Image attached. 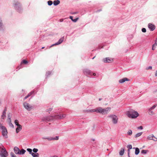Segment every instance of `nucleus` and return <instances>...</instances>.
Instances as JSON below:
<instances>
[{"mask_svg": "<svg viewBox=\"0 0 157 157\" xmlns=\"http://www.w3.org/2000/svg\"><path fill=\"white\" fill-rule=\"evenodd\" d=\"M124 148H122L119 152V155L121 156H122L124 155Z\"/></svg>", "mask_w": 157, "mask_h": 157, "instance_id": "obj_18", "label": "nucleus"}, {"mask_svg": "<svg viewBox=\"0 0 157 157\" xmlns=\"http://www.w3.org/2000/svg\"><path fill=\"white\" fill-rule=\"evenodd\" d=\"M113 60V59L112 58L107 57L103 59L102 61L105 63H110L112 62Z\"/></svg>", "mask_w": 157, "mask_h": 157, "instance_id": "obj_9", "label": "nucleus"}, {"mask_svg": "<svg viewBox=\"0 0 157 157\" xmlns=\"http://www.w3.org/2000/svg\"><path fill=\"white\" fill-rule=\"evenodd\" d=\"M64 39V36H63L60 38L58 41L56 42V44H58V45L60 44L63 41Z\"/></svg>", "mask_w": 157, "mask_h": 157, "instance_id": "obj_15", "label": "nucleus"}, {"mask_svg": "<svg viewBox=\"0 0 157 157\" xmlns=\"http://www.w3.org/2000/svg\"><path fill=\"white\" fill-rule=\"evenodd\" d=\"M153 137H154V136L153 135L151 134L150 135L147 137V139L149 140H152Z\"/></svg>", "mask_w": 157, "mask_h": 157, "instance_id": "obj_21", "label": "nucleus"}, {"mask_svg": "<svg viewBox=\"0 0 157 157\" xmlns=\"http://www.w3.org/2000/svg\"><path fill=\"white\" fill-rule=\"evenodd\" d=\"M111 108L110 107H107L106 109H102L101 107L97 108L95 109H92L91 111L96 112L97 113H102V114H105L107 113L108 110H109Z\"/></svg>", "mask_w": 157, "mask_h": 157, "instance_id": "obj_2", "label": "nucleus"}, {"mask_svg": "<svg viewBox=\"0 0 157 157\" xmlns=\"http://www.w3.org/2000/svg\"><path fill=\"white\" fill-rule=\"evenodd\" d=\"M57 157V156L56 155H54V156H50V157Z\"/></svg>", "mask_w": 157, "mask_h": 157, "instance_id": "obj_61", "label": "nucleus"}, {"mask_svg": "<svg viewBox=\"0 0 157 157\" xmlns=\"http://www.w3.org/2000/svg\"><path fill=\"white\" fill-rule=\"evenodd\" d=\"M35 153L32 152V153H31L30 154L32 155L33 156V155H34Z\"/></svg>", "mask_w": 157, "mask_h": 157, "instance_id": "obj_59", "label": "nucleus"}, {"mask_svg": "<svg viewBox=\"0 0 157 157\" xmlns=\"http://www.w3.org/2000/svg\"><path fill=\"white\" fill-rule=\"evenodd\" d=\"M127 147L128 149H131L132 148V146L131 144H128L127 146Z\"/></svg>", "mask_w": 157, "mask_h": 157, "instance_id": "obj_32", "label": "nucleus"}, {"mask_svg": "<svg viewBox=\"0 0 157 157\" xmlns=\"http://www.w3.org/2000/svg\"><path fill=\"white\" fill-rule=\"evenodd\" d=\"M78 13V12H74L71 13V14H77Z\"/></svg>", "mask_w": 157, "mask_h": 157, "instance_id": "obj_49", "label": "nucleus"}, {"mask_svg": "<svg viewBox=\"0 0 157 157\" xmlns=\"http://www.w3.org/2000/svg\"><path fill=\"white\" fill-rule=\"evenodd\" d=\"M6 111H7V108H6V107H5V109H4V110L3 111V112H6Z\"/></svg>", "mask_w": 157, "mask_h": 157, "instance_id": "obj_51", "label": "nucleus"}, {"mask_svg": "<svg viewBox=\"0 0 157 157\" xmlns=\"http://www.w3.org/2000/svg\"><path fill=\"white\" fill-rule=\"evenodd\" d=\"M51 73V71H48L46 72V77H48L49 75H50Z\"/></svg>", "mask_w": 157, "mask_h": 157, "instance_id": "obj_30", "label": "nucleus"}, {"mask_svg": "<svg viewBox=\"0 0 157 157\" xmlns=\"http://www.w3.org/2000/svg\"><path fill=\"white\" fill-rule=\"evenodd\" d=\"M152 68V66H150L148 67L147 68V70H149V69H151Z\"/></svg>", "mask_w": 157, "mask_h": 157, "instance_id": "obj_46", "label": "nucleus"}, {"mask_svg": "<svg viewBox=\"0 0 157 157\" xmlns=\"http://www.w3.org/2000/svg\"><path fill=\"white\" fill-rule=\"evenodd\" d=\"M142 31L143 33H145L146 31V29L145 28H143L142 29Z\"/></svg>", "mask_w": 157, "mask_h": 157, "instance_id": "obj_43", "label": "nucleus"}, {"mask_svg": "<svg viewBox=\"0 0 157 157\" xmlns=\"http://www.w3.org/2000/svg\"><path fill=\"white\" fill-rule=\"evenodd\" d=\"M6 112H3L2 114L1 115V118L2 119H5V118L6 117Z\"/></svg>", "mask_w": 157, "mask_h": 157, "instance_id": "obj_19", "label": "nucleus"}, {"mask_svg": "<svg viewBox=\"0 0 157 157\" xmlns=\"http://www.w3.org/2000/svg\"><path fill=\"white\" fill-rule=\"evenodd\" d=\"M108 117L111 118L112 121L114 124L117 123L118 119L117 116L114 115H110Z\"/></svg>", "mask_w": 157, "mask_h": 157, "instance_id": "obj_7", "label": "nucleus"}, {"mask_svg": "<svg viewBox=\"0 0 157 157\" xmlns=\"http://www.w3.org/2000/svg\"><path fill=\"white\" fill-rule=\"evenodd\" d=\"M155 76L156 77L157 76V70L156 71L155 73Z\"/></svg>", "mask_w": 157, "mask_h": 157, "instance_id": "obj_58", "label": "nucleus"}, {"mask_svg": "<svg viewBox=\"0 0 157 157\" xmlns=\"http://www.w3.org/2000/svg\"><path fill=\"white\" fill-rule=\"evenodd\" d=\"M140 152V150L138 147H136V149L135 150V154L136 155H138Z\"/></svg>", "mask_w": 157, "mask_h": 157, "instance_id": "obj_20", "label": "nucleus"}, {"mask_svg": "<svg viewBox=\"0 0 157 157\" xmlns=\"http://www.w3.org/2000/svg\"><path fill=\"white\" fill-rule=\"evenodd\" d=\"M147 151H148L147 150H143L141 151V153L142 154H145L147 153Z\"/></svg>", "mask_w": 157, "mask_h": 157, "instance_id": "obj_26", "label": "nucleus"}, {"mask_svg": "<svg viewBox=\"0 0 157 157\" xmlns=\"http://www.w3.org/2000/svg\"><path fill=\"white\" fill-rule=\"evenodd\" d=\"M129 136L132 135V131L131 130H129L127 132Z\"/></svg>", "mask_w": 157, "mask_h": 157, "instance_id": "obj_28", "label": "nucleus"}, {"mask_svg": "<svg viewBox=\"0 0 157 157\" xmlns=\"http://www.w3.org/2000/svg\"><path fill=\"white\" fill-rule=\"evenodd\" d=\"M139 114L132 109H130L127 112V115L129 118H136L139 116Z\"/></svg>", "mask_w": 157, "mask_h": 157, "instance_id": "obj_3", "label": "nucleus"}, {"mask_svg": "<svg viewBox=\"0 0 157 157\" xmlns=\"http://www.w3.org/2000/svg\"><path fill=\"white\" fill-rule=\"evenodd\" d=\"M17 126V128L16 129V132L17 133H18L19 131L21 130L22 126L20 124L19 125H18Z\"/></svg>", "mask_w": 157, "mask_h": 157, "instance_id": "obj_13", "label": "nucleus"}, {"mask_svg": "<svg viewBox=\"0 0 157 157\" xmlns=\"http://www.w3.org/2000/svg\"><path fill=\"white\" fill-rule=\"evenodd\" d=\"M157 105H154L153 106H152V107H151L149 109V111H151V110L155 109V107L156 106H157Z\"/></svg>", "mask_w": 157, "mask_h": 157, "instance_id": "obj_23", "label": "nucleus"}, {"mask_svg": "<svg viewBox=\"0 0 157 157\" xmlns=\"http://www.w3.org/2000/svg\"><path fill=\"white\" fill-rule=\"evenodd\" d=\"M152 140L155 141H157V138L154 136V137H153Z\"/></svg>", "mask_w": 157, "mask_h": 157, "instance_id": "obj_45", "label": "nucleus"}, {"mask_svg": "<svg viewBox=\"0 0 157 157\" xmlns=\"http://www.w3.org/2000/svg\"><path fill=\"white\" fill-rule=\"evenodd\" d=\"M78 19L79 18L78 17H77V18H76L75 19H73L72 20V21L74 22H76L78 20Z\"/></svg>", "mask_w": 157, "mask_h": 157, "instance_id": "obj_38", "label": "nucleus"}, {"mask_svg": "<svg viewBox=\"0 0 157 157\" xmlns=\"http://www.w3.org/2000/svg\"><path fill=\"white\" fill-rule=\"evenodd\" d=\"M52 109V108H50L46 110V111L47 112H48L49 111H51Z\"/></svg>", "mask_w": 157, "mask_h": 157, "instance_id": "obj_44", "label": "nucleus"}, {"mask_svg": "<svg viewBox=\"0 0 157 157\" xmlns=\"http://www.w3.org/2000/svg\"><path fill=\"white\" fill-rule=\"evenodd\" d=\"M9 125L10 127H12V128H14V125H13L12 123L11 122H10V123H9Z\"/></svg>", "mask_w": 157, "mask_h": 157, "instance_id": "obj_40", "label": "nucleus"}, {"mask_svg": "<svg viewBox=\"0 0 157 157\" xmlns=\"http://www.w3.org/2000/svg\"><path fill=\"white\" fill-rule=\"evenodd\" d=\"M27 150L28 151L29 154H30L31 153H32V150L31 149V148H27Z\"/></svg>", "mask_w": 157, "mask_h": 157, "instance_id": "obj_34", "label": "nucleus"}, {"mask_svg": "<svg viewBox=\"0 0 157 157\" xmlns=\"http://www.w3.org/2000/svg\"><path fill=\"white\" fill-rule=\"evenodd\" d=\"M52 1L51 0H49L48 1V5L49 6H51L52 4Z\"/></svg>", "mask_w": 157, "mask_h": 157, "instance_id": "obj_27", "label": "nucleus"}, {"mask_svg": "<svg viewBox=\"0 0 157 157\" xmlns=\"http://www.w3.org/2000/svg\"><path fill=\"white\" fill-rule=\"evenodd\" d=\"M130 149H128L127 150V151H128V153H130Z\"/></svg>", "mask_w": 157, "mask_h": 157, "instance_id": "obj_55", "label": "nucleus"}, {"mask_svg": "<svg viewBox=\"0 0 157 157\" xmlns=\"http://www.w3.org/2000/svg\"><path fill=\"white\" fill-rule=\"evenodd\" d=\"M38 151V149L36 148H34L33 150V151L35 153H37V152Z\"/></svg>", "mask_w": 157, "mask_h": 157, "instance_id": "obj_33", "label": "nucleus"}, {"mask_svg": "<svg viewBox=\"0 0 157 157\" xmlns=\"http://www.w3.org/2000/svg\"><path fill=\"white\" fill-rule=\"evenodd\" d=\"M149 112H150V111H149ZM150 112H151L149 113V114L151 115H153L154 113V112L153 111H151H151H150Z\"/></svg>", "mask_w": 157, "mask_h": 157, "instance_id": "obj_47", "label": "nucleus"}, {"mask_svg": "<svg viewBox=\"0 0 157 157\" xmlns=\"http://www.w3.org/2000/svg\"><path fill=\"white\" fill-rule=\"evenodd\" d=\"M102 10V9H99V10H97V11H96V12H99L101 11Z\"/></svg>", "mask_w": 157, "mask_h": 157, "instance_id": "obj_52", "label": "nucleus"}, {"mask_svg": "<svg viewBox=\"0 0 157 157\" xmlns=\"http://www.w3.org/2000/svg\"><path fill=\"white\" fill-rule=\"evenodd\" d=\"M138 129H142L143 128V127L142 126H140L139 127H138Z\"/></svg>", "mask_w": 157, "mask_h": 157, "instance_id": "obj_48", "label": "nucleus"}, {"mask_svg": "<svg viewBox=\"0 0 157 157\" xmlns=\"http://www.w3.org/2000/svg\"><path fill=\"white\" fill-rule=\"evenodd\" d=\"M0 128L2 129H5V127L4 126H2V124L0 123Z\"/></svg>", "mask_w": 157, "mask_h": 157, "instance_id": "obj_36", "label": "nucleus"}, {"mask_svg": "<svg viewBox=\"0 0 157 157\" xmlns=\"http://www.w3.org/2000/svg\"><path fill=\"white\" fill-rule=\"evenodd\" d=\"M69 18L72 21L73 19V17L72 16H70L69 17Z\"/></svg>", "mask_w": 157, "mask_h": 157, "instance_id": "obj_50", "label": "nucleus"}, {"mask_svg": "<svg viewBox=\"0 0 157 157\" xmlns=\"http://www.w3.org/2000/svg\"><path fill=\"white\" fill-rule=\"evenodd\" d=\"M91 75H91V76H92V75L95 76L96 75V74L95 73H93V74L92 73Z\"/></svg>", "mask_w": 157, "mask_h": 157, "instance_id": "obj_57", "label": "nucleus"}, {"mask_svg": "<svg viewBox=\"0 0 157 157\" xmlns=\"http://www.w3.org/2000/svg\"><path fill=\"white\" fill-rule=\"evenodd\" d=\"M66 115L65 114H55L53 117L52 116H46L43 117L42 119V121H43L48 122L49 121L52 120L53 118L57 119H62L65 117Z\"/></svg>", "mask_w": 157, "mask_h": 157, "instance_id": "obj_1", "label": "nucleus"}, {"mask_svg": "<svg viewBox=\"0 0 157 157\" xmlns=\"http://www.w3.org/2000/svg\"><path fill=\"white\" fill-rule=\"evenodd\" d=\"M14 123L15 125L17 126L18 125H19L20 124L18 123V121L17 120H15L14 121Z\"/></svg>", "mask_w": 157, "mask_h": 157, "instance_id": "obj_29", "label": "nucleus"}, {"mask_svg": "<svg viewBox=\"0 0 157 157\" xmlns=\"http://www.w3.org/2000/svg\"><path fill=\"white\" fill-rule=\"evenodd\" d=\"M128 157H130V153H128Z\"/></svg>", "mask_w": 157, "mask_h": 157, "instance_id": "obj_60", "label": "nucleus"}, {"mask_svg": "<svg viewBox=\"0 0 157 157\" xmlns=\"http://www.w3.org/2000/svg\"><path fill=\"white\" fill-rule=\"evenodd\" d=\"M11 122V118H10V119H8V122L10 123Z\"/></svg>", "mask_w": 157, "mask_h": 157, "instance_id": "obj_54", "label": "nucleus"}, {"mask_svg": "<svg viewBox=\"0 0 157 157\" xmlns=\"http://www.w3.org/2000/svg\"><path fill=\"white\" fill-rule=\"evenodd\" d=\"M136 147H134L133 148V149H135V150L136 149Z\"/></svg>", "mask_w": 157, "mask_h": 157, "instance_id": "obj_63", "label": "nucleus"}, {"mask_svg": "<svg viewBox=\"0 0 157 157\" xmlns=\"http://www.w3.org/2000/svg\"><path fill=\"white\" fill-rule=\"evenodd\" d=\"M148 27L151 31L154 30L155 28V25L151 23H149L148 25Z\"/></svg>", "mask_w": 157, "mask_h": 157, "instance_id": "obj_11", "label": "nucleus"}, {"mask_svg": "<svg viewBox=\"0 0 157 157\" xmlns=\"http://www.w3.org/2000/svg\"><path fill=\"white\" fill-rule=\"evenodd\" d=\"M2 135L3 136H5L6 138H7V137H8L7 135V129H6V128L5 127V129H2Z\"/></svg>", "mask_w": 157, "mask_h": 157, "instance_id": "obj_12", "label": "nucleus"}, {"mask_svg": "<svg viewBox=\"0 0 157 157\" xmlns=\"http://www.w3.org/2000/svg\"><path fill=\"white\" fill-rule=\"evenodd\" d=\"M43 139H47L48 140H53L52 137H47V138H45V137H43Z\"/></svg>", "mask_w": 157, "mask_h": 157, "instance_id": "obj_24", "label": "nucleus"}, {"mask_svg": "<svg viewBox=\"0 0 157 157\" xmlns=\"http://www.w3.org/2000/svg\"><path fill=\"white\" fill-rule=\"evenodd\" d=\"M59 21L60 22H62L63 21V19H61L59 20Z\"/></svg>", "mask_w": 157, "mask_h": 157, "instance_id": "obj_56", "label": "nucleus"}, {"mask_svg": "<svg viewBox=\"0 0 157 157\" xmlns=\"http://www.w3.org/2000/svg\"><path fill=\"white\" fill-rule=\"evenodd\" d=\"M101 100H102V98H99V101H101Z\"/></svg>", "mask_w": 157, "mask_h": 157, "instance_id": "obj_62", "label": "nucleus"}, {"mask_svg": "<svg viewBox=\"0 0 157 157\" xmlns=\"http://www.w3.org/2000/svg\"><path fill=\"white\" fill-rule=\"evenodd\" d=\"M28 63V61L25 59L23 60L21 62V63H23L25 64H27V63Z\"/></svg>", "mask_w": 157, "mask_h": 157, "instance_id": "obj_25", "label": "nucleus"}, {"mask_svg": "<svg viewBox=\"0 0 157 157\" xmlns=\"http://www.w3.org/2000/svg\"><path fill=\"white\" fill-rule=\"evenodd\" d=\"M10 155L11 157H17L16 155L13 152L10 153Z\"/></svg>", "mask_w": 157, "mask_h": 157, "instance_id": "obj_35", "label": "nucleus"}, {"mask_svg": "<svg viewBox=\"0 0 157 157\" xmlns=\"http://www.w3.org/2000/svg\"><path fill=\"white\" fill-rule=\"evenodd\" d=\"M23 105L25 108L28 111L31 110L33 108L32 106H30L26 102H25L23 103Z\"/></svg>", "mask_w": 157, "mask_h": 157, "instance_id": "obj_8", "label": "nucleus"}, {"mask_svg": "<svg viewBox=\"0 0 157 157\" xmlns=\"http://www.w3.org/2000/svg\"><path fill=\"white\" fill-rule=\"evenodd\" d=\"M30 96V95L28 94V95L26 96L24 98V100H25L27 99Z\"/></svg>", "mask_w": 157, "mask_h": 157, "instance_id": "obj_41", "label": "nucleus"}, {"mask_svg": "<svg viewBox=\"0 0 157 157\" xmlns=\"http://www.w3.org/2000/svg\"><path fill=\"white\" fill-rule=\"evenodd\" d=\"M129 80H130L128 78H124L122 79H120L119 80V82L120 83H123L126 81H129Z\"/></svg>", "mask_w": 157, "mask_h": 157, "instance_id": "obj_14", "label": "nucleus"}, {"mask_svg": "<svg viewBox=\"0 0 157 157\" xmlns=\"http://www.w3.org/2000/svg\"><path fill=\"white\" fill-rule=\"evenodd\" d=\"M39 154L38 153H35L33 155V157H39Z\"/></svg>", "mask_w": 157, "mask_h": 157, "instance_id": "obj_31", "label": "nucleus"}, {"mask_svg": "<svg viewBox=\"0 0 157 157\" xmlns=\"http://www.w3.org/2000/svg\"><path fill=\"white\" fill-rule=\"evenodd\" d=\"M59 139V136H56L55 137H52L53 140H58Z\"/></svg>", "mask_w": 157, "mask_h": 157, "instance_id": "obj_37", "label": "nucleus"}, {"mask_svg": "<svg viewBox=\"0 0 157 157\" xmlns=\"http://www.w3.org/2000/svg\"><path fill=\"white\" fill-rule=\"evenodd\" d=\"M13 150L16 154L23 155L26 152V151L25 150L22 149L20 150L19 148L17 147H15L13 148Z\"/></svg>", "mask_w": 157, "mask_h": 157, "instance_id": "obj_6", "label": "nucleus"}, {"mask_svg": "<svg viewBox=\"0 0 157 157\" xmlns=\"http://www.w3.org/2000/svg\"><path fill=\"white\" fill-rule=\"evenodd\" d=\"M60 3V2L59 0H56L54 1L53 3L54 6H56L59 4Z\"/></svg>", "mask_w": 157, "mask_h": 157, "instance_id": "obj_16", "label": "nucleus"}, {"mask_svg": "<svg viewBox=\"0 0 157 157\" xmlns=\"http://www.w3.org/2000/svg\"><path fill=\"white\" fill-rule=\"evenodd\" d=\"M83 72L84 74L86 75H92V72L91 71L88 69H86L83 70Z\"/></svg>", "mask_w": 157, "mask_h": 157, "instance_id": "obj_10", "label": "nucleus"}, {"mask_svg": "<svg viewBox=\"0 0 157 157\" xmlns=\"http://www.w3.org/2000/svg\"><path fill=\"white\" fill-rule=\"evenodd\" d=\"M44 47H42V48H41V49H44Z\"/></svg>", "mask_w": 157, "mask_h": 157, "instance_id": "obj_64", "label": "nucleus"}, {"mask_svg": "<svg viewBox=\"0 0 157 157\" xmlns=\"http://www.w3.org/2000/svg\"><path fill=\"white\" fill-rule=\"evenodd\" d=\"M58 44H56V43L52 45L51 46V47H52V46H53L54 45H58Z\"/></svg>", "mask_w": 157, "mask_h": 157, "instance_id": "obj_53", "label": "nucleus"}, {"mask_svg": "<svg viewBox=\"0 0 157 157\" xmlns=\"http://www.w3.org/2000/svg\"><path fill=\"white\" fill-rule=\"evenodd\" d=\"M0 156L1 157H7L8 153L6 148L2 146V147H0Z\"/></svg>", "mask_w": 157, "mask_h": 157, "instance_id": "obj_5", "label": "nucleus"}, {"mask_svg": "<svg viewBox=\"0 0 157 157\" xmlns=\"http://www.w3.org/2000/svg\"><path fill=\"white\" fill-rule=\"evenodd\" d=\"M13 6L15 10L19 13H21L22 11L21 4L18 1H14Z\"/></svg>", "mask_w": 157, "mask_h": 157, "instance_id": "obj_4", "label": "nucleus"}, {"mask_svg": "<svg viewBox=\"0 0 157 157\" xmlns=\"http://www.w3.org/2000/svg\"><path fill=\"white\" fill-rule=\"evenodd\" d=\"M155 43L152 45V49L154 50L155 49V48H154V46H157V37L155 40Z\"/></svg>", "mask_w": 157, "mask_h": 157, "instance_id": "obj_17", "label": "nucleus"}, {"mask_svg": "<svg viewBox=\"0 0 157 157\" xmlns=\"http://www.w3.org/2000/svg\"><path fill=\"white\" fill-rule=\"evenodd\" d=\"M29 94L30 95V96L32 94L34 95V90H33L29 93Z\"/></svg>", "mask_w": 157, "mask_h": 157, "instance_id": "obj_39", "label": "nucleus"}, {"mask_svg": "<svg viewBox=\"0 0 157 157\" xmlns=\"http://www.w3.org/2000/svg\"><path fill=\"white\" fill-rule=\"evenodd\" d=\"M11 114L10 113H9L8 114V119H10V118H11Z\"/></svg>", "mask_w": 157, "mask_h": 157, "instance_id": "obj_42", "label": "nucleus"}, {"mask_svg": "<svg viewBox=\"0 0 157 157\" xmlns=\"http://www.w3.org/2000/svg\"><path fill=\"white\" fill-rule=\"evenodd\" d=\"M142 134V132H140L137 133L135 135V138H137L138 137H139L140 136H141V135Z\"/></svg>", "mask_w": 157, "mask_h": 157, "instance_id": "obj_22", "label": "nucleus"}]
</instances>
